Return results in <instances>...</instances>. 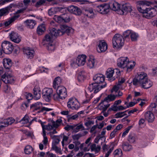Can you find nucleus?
<instances>
[{
    "label": "nucleus",
    "instance_id": "nucleus-1",
    "mask_svg": "<svg viewBox=\"0 0 157 157\" xmlns=\"http://www.w3.org/2000/svg\"><path fill=\"white\" fill-rule=\"evenodd\" d=\"M61 29L56 30L52 28L50 30V32L45 36L43 39V44L50 43L53 41V39L58 36H62L65 33L68 35L71 32H73V29L66 25H62L60 26Z\"/></svg>",
    "mask_w": 157,
    "mask_h": 157
},
{
    "label": "nucleus",
    "instance_id": "nucleus-2",
    "mask_svg": "<svg viewBox=\"0 0 157 157\" xmlns=\"http://www.w3.org/2000/svg\"><path fill=\"white\" fill-rule=\"evenodd\" d=\"M112 41L113 46L114 48H121L124 45V40L122 36L119 34H117L114 35Z\"/></svg>",
    "mask_w": 157,
    "mask_h": 157
},
{
    "label": "nucleus",
    "instance_id": "nucleus-3",
    "mask_svg": "<svg viewBox=\"0 0 157 157\" xmlns=\"http://www.w3.org/2000/svg\"><path fill=\"white\" fill-rule=\"evenodd\" d=\"M1 48L3 53L6 54L11 53L14 49L13 44L7 41H5L2 43Z\"/></svg>",
    "mask_w": 157,
    "mask_h": 157
},
{
    "label": "nucleus",
    "instance_id": "nucleus-4",
    "mask_svg": "<svg viewBox=\"0 0 157 157\" xmlns=\"http://www.w3.org/2000/svg\"><path fill=\"white\" fill-rule=\"evenodd\" d=\"M106 85V83H105L104 85L100 86L98 83H92L90 84L87 88V90L90 92L93 91L94 93L96 94L100 91L102 88L105 87Z\"/></svg>",
    "mask_w": 157,
    "mask_h": 157
},
{
    "label": "nucleus",
    "instance_id": "nucleus-5",
    "mask_svg": "<svg viewBox=\"0 0 157 157\" xmlns=\"http://www.w3.org/2000/svg\"><path fill=\"white\" fill-rule=\"evenodd\" d=\"M86 56L85 55H79L77 57L76 60L73 61L71 65L73 66V65L75 66L76 65L78 66H82L84 65L86 63Z\"/></svg>",
    "mask_w": 157,
    "mask_h": 157
},
{
    "label": "nucleus",
    "instance_id": "nucleus-6",
    "mask_svg": "<svg viewBox=\"0 0 157 157\" xmlns=\"http://www.w3.org/2000/svg\"><path fill=\"white\" fill-rule=\"evenodd\" d=\"M67 106L68 108L72 109H77L80 107V104L76 99L71 98H70L69 101H68Z\"/></svg>",
    "mask_w": 157,
    "mask_h": 157
},
{
    "label": "nucleus",
    "instance_id": "nucleus-7",
    "mask_svg": "<svg viewBox=\"0 0 157 157\" xmlns=\"http://www.w3.org/2000/svg\"><path fill=\"white\" fill-rule=\"evenodd\" d=\"M96 10L99 13L102 14H106L109 11L108 4L103 3L98 6Z\"/></svg>",
    "mask_w": 157,
    "mask_h": 157
},
{
    "label": "nucleus",
    "instance_id": "nucleus-8",
    "mask_svg": "<svg viewBox=\"0 0 157 157\" xmlns=\"http://www.w3.org/2000/svg\"><path fill=\"white\" fill-rule=\"evenodd\" d=\"M157 14V12L155 9L148 7L146 13L143 15V17L147 19H151L155 16Z\"/></svg>",
    "mask_w": 157,
    "mask_h": 157
},
{
    "label": "nucleus",
    "instance_id": "nucleus-9",
    "mask_svg": "<svg viewBox=\"0 0 157 157\" xmlns=\"http://www.w3.org/2000/svg\"><path fill=\"white\" fill-rule=\"evenodd\" d=\"M137 3L138 4L137 6V9L141 13L143 14L144 15L146 13L147 10H143L142 5H146V6H148L150 4V2H149L146 1H140L138 2Z\"/></svg>",
    "mask_w": 157,
    "mask_h": 157
},
{
    "label": "nucleus",
    "instance_id": "nucleus-10",
    "mask_svg": "<svg viewBox=\"0 0 157 157\" xmlns=\"http://www.w3.org/2000/svg\"><path fill=\"white\" fill-rule=\"evenodd\" d=\"M132 10L131 6L129 3H127L122 5L119 12L121 14L126 15L128 13L131 12Z\"/></svg>",
    "mask_w": 157,
    "mask_h": 157
},
{
    "label": "nucleus",
    "instance_id": "nucleus-11",
    "mask_svg": "<svg viewBox=\"0 0 157 157\" xmlns=\"http://www.w3.org/2000/svg\"><path fill=\"white\" fill-rule=\"evenodd\" d=\"M53 90L51 88H44L42 90V94L43 97L46 100H49L51 99Z\"/></svg>",
    "mask_w": 157,
    "mask_h": 157
},
{
    "label": "nucleus",
    "instance_id": "nucleus-12",
    "mask_svg": "<svg viewBox=\"0 0 157 157\" xmlns=\"http://www.w3.org/2000/svg\"><path fill=\"white\" fill-rule=\"evenodd\" d=\"M56 92L60 95V99H65L67 96V90L63 86H58L56 90Z\"/></svg>",
    "mask_w": 157,
    "mask_h": 157
},
{
    "label": "nucleus",
    "instance_id": "nucleus-13",
    "mask_svg": "<svg viewBox=\"0 0 157 157\" xmlns=\"http://www.w3.org/2000/svg\"><path fill=\"white\" fill-rule=\"evenodd\" d=\"M9 36L11 40L16 43H18L21 40L20 36L17 33L14 32H12L10 33Z\"/></svg>",
    "mask_w": 157,
    "mask_h": 157
},
{
    "label": "nucleus",
    "instance_id": "nucleus-14",
    "mask_svg": "<svg viewBox=\"0 0 157 157\" xmlns=\"http://www.w3.org/2000/svg\"><path fill=\"white\" fill-rule=\"evenodd\" d=\"M120 4L114 1H111L108 4L109 10L111 9L114 11H119L120 9Z\"/></svg>",
    "mask_w": 157,
    "mask_h": 157
},
{
    "label": "nucleus",
    "instance_id": "nucleus-15",
    "mask_svg": "<svg viewBox=\"0 0 157 157\" xmlns=\"http://www.w3.org/2000/svg\"><path fill=\"white\" fill-rule=\"evenodd\" d=\"M2 81L5 83H12L14 81L13 78L8 73H5L2 76Z\"/></svg>",
    "mask_w": 157,
    "mask_h": 157
},
{
    "label": "nucleus",
    "instance_id": "nucleus-16",
    "mask_svg": "<svg viewBox=\"0 0 157 157\" xmlns=\"http://www.w3.org/2000/svg\"><path fill=\"white\" fill-rule=\"evenodd\" d=\"M98 47L97 50L98 52H104L107 49V44L105 42H102L101 40H100L98 45Z\"/></svg>",
    "mask_w": 157,
    "mask_h": 157
},
{
    "label": "nucleus",
    "instance_id": "nucleus-17",
    "mask_svg": "<svg viewBox=\"0 0 157 157\" xmlns=\"http://www.w3.org/2000/svg\"><path fill=\"white\" fill-rule=\"evenodd\" d=\"M117 96V95H109L107 97L104 99V100L101 101V102L100 103L99 105H101V104L107 105L108 104V103L109 101H114Z\"/></svg>",
    "mask_w": 157,
    "mask_h": 157
},
{
    "label": "nucleus",
    "instance_id": "nucleus-18",
    "mask_svg": "<svg viewBox=\"0 0 157 157\" xmlns=\"http://www.w3.org/2000/svg\"><path fill=\"white\" fill-rule=\"evenodd\" d=\"M93 79L95 81V83L98 84L103 83L105 81V77L102 74H99L95 75Z\"/></svg>",
    "mask_w": 157,
    "mask_h": 157
},
{
    "label": "nucleus",
    "instance_id": "nucleus-19",
    "mask_svg": "<svg viewBox=\"0 0 157 157\" xmlns=\"http://www.w3.org/2000/svg\"><path fill=\"white\" fill-rule=\"evenodd\" d=\"M54 19L59 23L67 22L70 20V18L69 17H64L61 16H55Z\"/></svg>",
    "mask_w": 157,
    "mask_h": 157
},
{
    "label": "nucleus",
    "instance_id": "nucleus-20",
    "mask_svg": "<svg viewBox=\"0 0 157 157\" xmlns=\"http://www.w3.org/2000/svg\"><path fill=\"white\" fill-rule=\"evenodd\" d=\"M23 52L27 56V57L28 58L31 59L33 58L34 56V51L29 48H24Z\"/></svg>",
    "mask_w": 157,
    "mask_h": 157
},
{
    "label": "nucleus",
    "instance_id": "nucleus-21",
    "mask_svg": "<svg viewBox=\"0 0 157 157\" xmlns=\"http://www.w3.org/2000/svg\"><path fill=\"white\" fill-rule=\"evenodd\" d=\"M145 117L149 122H152L153 121L155 118V117L151 111H147L145 114Z\"/></svg>",
    "mask_w": 157,
    "mask_h": 157
},
{
    "label": "nucleus",
    "instance_id": "nucleus-22",
    "mask_svg": "<svg viewBox=\"0 0 157 157\" xmlns=\"http://www.w3.org/2000/svg\"><path fill=\"white\" fill-rule=\"evenodd\" d=\"M3 63L4 67L6 69H9L12 65V61L10 59H4Z\"/></svg>",
    "mask_w": 157,
    "mask_h": 157
},
{
    "label": "nucleus",
    "instance_id": "nucleus-23",
    "mask_svg": "<svg viewBox=\"0 0 157 157\" xmlns=\"http://www.w3.org/2000/svg\"><path fill=\"white\" fill-rule=\"evenodd\" d=\"M138 79H139V83L141 85L147 79V74L144 72H141L138 75Z\"/></svg>",
    "mask_w": 157,
    "mask_h": 157
},
{
    "label": "nucleus",
    "instance_id": "nucleus-24",
    "mask_svg": "<svg viewBox=\"0 0 157 157\" xmlns=\"http://www.w3.org/2000/svg\"><path fill=\"white\" fill-rule=\"evenodd\" d=\"M26 26L29 28L32 29L36 24V21L35 20L28 19L24 21Z\"/></svg>",
    "mask_w": 157,
    "mask_h": 157
},
{
    "label": "nucleus",
    "instance_id": "nucleus-25",
    "mask_svg": "<svg viewBox=\"0 0 157 157\" xmlns=\"http://www.w3.org/2000/svg\"><path fill=\"white\" fill-rule=\"evenodd\" d=\"M83 13L85 16L90 18H93L94 15L93 10L90 8L84 9Z\"/></svg>",
    "mask_w": 157,
    "mask_h": 157
},
{
    "label": "nucleus",
    "instance_id": "nucleus-26",
    "mask_svg": "<svg viewBox=\"0 0 157 157\" xmlns=\"http://www.w3.org/2000/svg\"><path fill=\"white\" fill-rule=\"evenodd\" d=\"M122 147L123 150L125 151H130L132 149V145L129 144L127 142H124L122 143Z\"/></svg>",
    "mask_w": 157,
    "mask_h": 157
},
{
    "label": "nucleus",
    "instance_id": "nucleus-27",
    "mask_svg": "<svg viewBox=\"0 0 157 157\" xmlns=\"http://www.w3.org/2000/svg\"><path fill=\"white\" fill-rule=\"evenodd\" d=\"M20 16V15L19 14L15 15L13 17L10 18L8 21H6L4 22L5 26L6 27L9 26L11 23L17 19Z\"/></svg>",
    "mask_w": 157,
    "mask_h": 157
},
{
    "label": "nucleus",
    "instance_id": "nucleus-28",
    "mask_svg": "<svg viewBox=\"0 0 157 157\" xmlns=\"http://www.w3.org/2000/svg\"><path fill=\"white\" fill-rule=\"evenodd\" d=\"M45 30V25L44 24H42L39 25L37 28L36 30L37 33L39 35H41L44 33Z\"/></svg>",
    "mask_w": 157,
    "mask_h": 157
},
{
    "label": "nucleus",
    "instance_id": "nucleus-29",
    "mask_svg": "<svg viewBox=\"0 0 157 157\" xmlns=\"http://www.w3.org/2000/svg\"><path fill=\"white\" fill-rule=\"evenodd\" d=\"M42 106V103L40 102H39L33 104L31 105L30 108L33 109V111H35L39 110Z\"/></svg>",
    "mask_w": 157,
    "mask_h": 157
},
{
    "label": "nucleus",
    "instance_id": "nucleus-30",
    "mask_svg": "<svg viewBox=\"0 0 157 157\" xmlns=\"http://www.w3.org/2000/svg\"><path fill=\"white\" fill-rule=\"evenodd\" d=\"M141 85L143 88L145 89H147L152 86V82L150 80H148L147 79L146 81H145Z\"/></svg>",
    "mask_w": 157,
    "mask_h": 157
},
{
    "label": "nucleus",
    "instance_id": "nucleus-31",
    "mask_svg": "<svg viewBox=\"0 0 157 157\" xmlns=\"http://www.w3.org/2000/svg\"><path fill=\"white\" fill-rule=\"evenodd\" d=\"M87 66L90 68H92L94 67V59L92 56H90L87 62Z\"/></svg>",
    "mask_w": 157,
    "mask_h": 157
},
{
    "label": "nucleus",
    "instance_id": "nucleus-32",
    "mask_svg": "<svg viewBox=\"0 0 157 157\" xmlns=\"http://www.w3.org/2000/svg\"><path fill=\"white\" fill-rule=\"evenodd\" d=\"M121 102V100H119L117 101H116L114 102V103L113 105H112L111 107L108 110L107 112H109V111L111 110H116L115 109L116 108V106H117V105L119 104H120Z\"/></svg>",
    "mask_w": 157,
    "mask_h": 157
},
{
    "label": "nucleus",
    "instance_id": "nucleus-33",
    "mask_svg": "<svg viewBox=\"0 0 157 157\" xmlns=\"http://www.w3.org/2000/svg\"><path fill=\"white\" fill-rule=\"evenodd\" d=\"M33 91L35 99L36 100L39 99L40 97V91L34 88Z\"/></svg>",
    "mask_w": 157,
    "mask_h": 157
},
{
    "label": "nucleus",
    "instance_id": "nucleus-34",
    "mask_svg": "<svg viewBox=\"0 0 157 157\" xmlns=\"http://www.w3.org/2000/svg\"><path fill=\"white\" fill-rule=\"evenodd\" d=\"M61 82V80L60 77H58L56 78L53 82V87L54 88L56 89L57 86L58 87V85L60 84Z\"/></svg>",
    "mask_w": 157,
    "mask_h": 157
},
{
    "label": "nucleus",
    "instance_id": "nucleus-35",
    "mask_svg": "<svg viewBox=\"0 0 157 157\" xmlns=\"http://www.w3.org/2000/svg\"><path fill=\"white\" fill-rule=\"evenodd\" d=\"M91 151H94L96 152H98L100 151L101 147L98 145L96 147V144H91L90 147Z\"/></svg>",
    "mask_w": 157,
    "mask_h": 157
},
{
    "label": "nucleus",
    "instance_id": "nucleus-36",
    "mask_svg": "<svg viewBox=\"0 0 157 157\" xmlns=\"http://www.w3.org/2000/svg\"><path fill=\"white\" fill-rule=\"evenodd\" d=\"M9 7H6L0 9V17L4 16L9 13Z\"/></svg>",
    "mask_w": 157,
    "mask_h": 157
},
{
    "label": "nucleus",
    "instance_id": "nucleus-37",
    "mask_svg": "<svg viewBox=\"0 0 157 157\" xmlns=\"http://www.w3.org/2000/svg\"><path fill=\"white\" fill-rule=\"evenodd\" d=\"M136 139V136L134 134H130L128 136V140L131 143H133Z\"/></svg>",
    "mask_w": 157,
    "mask_h": 157
},
{
    "label": "nucleus",
    "instance_id": "nucleus-38",
    "mask_svg": "<svg viewBox=\"0 0 157 157\" xmlns=\"http://www.w3.org/2000/svg\"><path fill=\"white\" fill-rule=\"evenodd\" d=\"M114 70L111 68L108 69L106 72V76L109 78L112 77L114 73Z\"/></svg>",
    "mask_w": 157,
    "mask_h": 157
},
{
    "label": "nucleus",
    "instance_id": "nucleus-39",
    "mask_svg": "<svg viewBox=\"0 0 157 157\" xmlns=\"http://www.w3.org/2000/svg\"><path fill=\"white\" fill-rule=\"evenodd\" d=\"M14 121V120L13 118L11 117L7 118L6 120H5L4 122V124L6 126H8L9 125L11 124Z\"/></svg>",
    "mask_w": 157,
    "mask_h": 157
},
{
    "label": "nucleus",
    "instance_id": "nucleus-40",
    "mask_svg": "<svg viewBox=\"0 0 157 157\" xmlns=\"http://www.w3.org/2000/svg\"><path fill=\"white\" fill-rule=\"evenodd\" d=\"M131 33V30H128L125 31L123 33V39L124 40V39L128 38L129 39V36H130V35Z\"/></svg>",
    "mask_w": 157,
    "mask_h": 157
},
{
    "label": "nucleus",
    "instance_id": "nucleus-41",
    "mask_svg": "<svg viewBox=\"0 0 157 157\" xmlns=\"http://www.w3.org/2000/svg\"><path fill=\"white\" fill-rule=\"evenodd\" d=\"M150 109L153 113H157V105L155 103H151L150 106Z\"/></svg>",
    "mask_w": 157,
    "mask_h": 157
},
{
    "label": "nucleus",
    "instance_id": "nucleus-42",
    "mask_svg": "<svg viewBox=\"0 0 157 157\" xmlns=\"http://www.w3.org/2000/svg\"><path fill=\"white\" fill-rule=\"evenodd\" d=\"M103 106H101L102 107V113H103V115L105 117H107L108 116L109 114L108 113H106L105 112L106 110L110 106V104H108L107 105H103Z\"/></svg>",
    "mask_w": 157,
    "mask_h": 157
},
{
    "label": "nucleus",
    "instance_id": "nucleus-43",
    "mask_svg": "<svg viewBox=\"0 0 157 157\" xmlns=\"http://www.w3.org/2000/svg\"><path fill=\"white\" fill-rule=\"evenodd\" d=\"M115 157H120L122 155V152L121 149H117L113 153Z\"/></svg>",
    "mask_w": 157,
    "mask_h": 157
},
{
    "label": "nucleus",
    "instance_id": "nucleus-44",
    "mask_svg": "<svg viewBox=\"0 0 157 157\" xmlns=\"http://www.w3.org/2000/svg\"><path fill=\"white\" fill-rule=\"evenodd\" d=\"M113 146V149H114V145L113 143H111V144L109 146V145H107L106 144L103 145L102 147V149L103 151H108V150L109 148V150Z\"/></svg>",
    "mask_w": 157,
    "mask_h": 157
},
{
    "label": "nucleus",
    "instance_id": "nucleus-45",
    "mask_svg": "<svg viewBox=\"0 0 157 157\" xmlns=\"http://www.w3.org/2000/svg\"><path fill=\"white\" fill-rule=\"evenodd\" d=\"M138 35L136 33L133 32L131 31V33L130 35V38L132 41H136L137 40Z\"/></svg>",
    "mask_w": 157,
    "mask_h": 157
},
{
    "label": "nucleus",
    "instance_id": "nucleus-46",
    "mask_svg": "<svg viewBox=\"0 0 157 157\" xmlns=\"http://www.w3.org/2000/svg\"><path fill=\"white\" fill-rule=\"evenodd\" d=\"M33 151V148L30 146H27L24 150L26 154H29L31 153Z\"/></svg>",
    "mask_w": 157,
    "mask_h": 157
},
{
    "label": "nucleus",
    "instance_id": "nucleus-47",
    "mask_svg": "<svg viewBox=\"0 0 157 157\" xmlns=\"http://www.w3.org/2000/svg\"><path fill=\"white\" fill-rule=\"evenodd\" d=\"M75 125L76 127L73 129V132L74 133L77 132L80 129L84 128L82 124H77Z\"/></svg>",
    "mask_w": 157,
    "mask_h": 157
},
{
    "label": "nucleus",
    "instance_id": "nucleus-48",
    "mask_svg": "<svg viewBox=\"0 0 157 157\" xmlns=\"http://www.w3.org/2000/svg\"><path fill=\"white\" fill-rule=\"evenodd\" d=\"M127 59V57H122L119 59V62L117 63V65L120 67L122 68V66L124 62V60Z\"/></svg>",
    "mask_w": 157,
    "mask_h": 157
},
{
    "label": "nucleus",
    "instance_id": "nucleus-49",
    "mask_svg": "<svg viewBox=\"0 0 157 157\" xmlns=\"http://www.w3.org/2000/svg\"><path fill=\"white\" fill-rule=\"evenodd\" d=\"M52 149L55 151L56 153H59L60 154H62V151L60 148H59L57 146L55 145H52Z\"/></svg>",
    "mask_w": 157,
    "mask_h": 157
},
{
    "label": "nucleus",
    "instance_id": "nucleus-50",
    "mask_svg": "<svg viewBox=\"0 0 157 157\" xmlns=\"http://www.w3.org/2000/svg\"><path fill=\"white\" fill-rule=\"evenodd\" d=\"M46 2V0H39L35 4V6L38 8L43 5Z\"/></svg>",
    "mask_w": 157,
    "mask_h": 157
},
{
    "label": "nucleus",
    "instance_id": "nucleus-51",
    "mask_svg": "<svg viewBox=\"0 0 157 157\" xmlns=\"http://www.w3.org/2000/svg\"><path fill=\"white\" fill-rule=\"evenodd\" d=\"M29 118L28 116L26 115L20 121V122L23 124H26L29 122Z\"/></svg>",
    "mask_w": 157,
    "mask_h": 157
},
{
    "label": "nucleus",
    "instance_id": "nucleus-52",
    "mask_svg": "<svg viewBox=\"0 0 157 157\" xmlns=\"http://www.w3.org/2000/svg\"><path fill=\"white\" fill-rule=\"evenodd\" d=\"M84 74L83 71H81L79 73L78 76V79L79 81L84 80Z\"/></svg>",
    "mask_w": 157,
    "mask_h": 157
},
{
    "label": "nucleus",
    "instance_id": "nucleus-53",
    "mask_svg": "<svg viewBox=\"0 0 157 157\" xmlns=\"http://www.w3.org/2000/svg\"><path fill=\"white\" fill-rule=\"evenodd\" d=\"M85 134H82L80 133H78L76 135H73L72 138L74 140H78L79 138L82 136H84Z\"/></svg>",
    "mask_w": 157,
    "mask_h": 157
},
{
    "label": "nucleus",
    "instance_id": "nucleus-54",
    "mask_svg": "<svg viewBox=\"0 0 157 157\" xmlns=\"http://www.w3.org/2000/svg\"><path fill=\"white\" fill-rule=\"evenodd\" d=\"M135 65V62L134 61L132 63L129 62L126 67L128 70L129 69H132L134 67Z\"/></svg>",
    "mask_w": 157,
    "mask_h": 157
},
{
    "label": "nucleus",
    "instance_id": "nucleus-55",
    "mask_svg": "<svg viewBox=\"0 0 157 157\" xmlns=\"http://www.w3.org/2000/svg\"><path fill=\"white\" fill-rule=\"evenodd\" d=\"M73 13L77 15H80L82 13V11L77 6Z\"/></svg>",
    "mask_w": 157,
    "mask_h": 157
},
{
    "label": "nucleus",
    "instance_id": "nucleus-56",
    "mask_svg": "<svg viewBox=\"0 0 157 157\" xmlns=\"http://www.w3.org/2000/svg\"><path fill=\"white\" fill-rule=\"evenodd\" d=\"M77 6L72 5L69 6L67 8L68 10L70 12L73 13L75 10V8Z\"/></svg>",
    "mask_w": 157,
    "mask_h": 157
},
{
    "label": "nucleus",
    "instance_id": "nucleus-57",
    "mask_svg": "<svg viewBox=\"0 0 157 157\" xmlns=\"http://www.w3.org/2000/svg\"><path fill=\"white\" fill-rule=\"evenodd\" d=\"M25 94L26 98L28 100V102H29L30 100L32 99L33 98V95L32 94L29 93H26Z\"/></svg>",
    "mask_w": 157,
    "mask_h": 157
},
{
    "label": "nucleus",
    "instance_id": "nucleus-58",
    "mask_svg": "<svg viewBox=\"0 0 157 157\" xmlns=\"http://www.w3.org/2000/svg\"><path fill=\"white\" fill-rule=\"evenodd\" d=\"M128 110L125 111L124 112H118L117 113L115 114V116H116V118H121L123 117V114L127 112Z\"/></svg>",
    "mask_w": 157,
    "mask_h": 157
},
{
    "label": "nucleus",
    "instance_id": "nucleus-59",
    "mask_svg": "<svg viewBox=\"0 0 157 157\" xmlns=\"http://www.w3.org/2000/svg\"><path fill=\"white\" fill-rule=\"evenodd\" d=\"M55 46L54 45H53L51 43L48 44L47 46V48L49 51H54L55 49Z\"/></svg>",
    "mask_w": 157,
    "mask_h": 157
},
{
    "label": "nucleus",
    "instance_id": "nucleus-60",
    "mask_svg": "<svg viewBox=\"0 0 157 157\" xmlns=\"http://www.w3.org/2000/svg\"><path fill=\"white\" fill-rule=\"evenodd\" d=\"M76 127V125H67L66 127L64 128V129L67 131H69L71 129H73L74 128Z\"/></svg>",
    "mask_w": 157,
    "mask_h": 157
},
{
    "label": "nucleus",
    "instance_id": "nucleus-61",
    "mask_svg": "<svg viewBox=\"0 0 157 157\" xmlns=\"http://www.w3.org/2000/svg\"><path fill=\"white\" fill-rule=\"evenodd\" d=\"M56 13L55 9L54 8H51L49 10L48 13L50 16H52Z\"/></svg>",
    "mask_w": 157,
    "mask_h": 157
},
{
    "label": "nucleus",
    "instance_id": "nucleus-62",
    "mask_svg": "<svg viewBox=\"0 0 157 157\" xmlns=\"http://www.w3.org/2000/svg\"><path fill=\"white\" fill-rule=\"evenodd\" d=\"M133 83L134 85H136L139 83L140 84L139 79H138V76L134 78L133 80Z\"/></svg>",
    "mask_w": 157,
    "mask_h": 157
},
{
    "label": "nucleus",
    "instance_id": "nucleus-63",
    "mask_svg": "<svg viewBox=\"0 0 157 157\" xmlns=\"http://www.w3.org/2000/svg\"><path fill=\"white\" fill-rule=\"evenodd\" d=\"M94 122L93 121L89 120L85 123V125L87 127H90L91 125L93 124Z\"/></svg>",
    "mask_w": 157,
    "mask_h": 157
},
{
    "label": "nucleus",
    "instance_id": "nucleus-64",
    "mask_svg": "<svg viewBox=\"0 0 157 157\" xmlns=\"http://www.w3.org/2000/svg\"><path fill=\"white\" fill-rule=\"evenodd\" d=\"M116 110H113L114 111H120L122 110H123L124 109H126L127 108L126 107H124L122 105H120L118 106H116Z\"/></svg>",
    "mask_w": 157,
    "mask_h": 157
}]
</instances>
